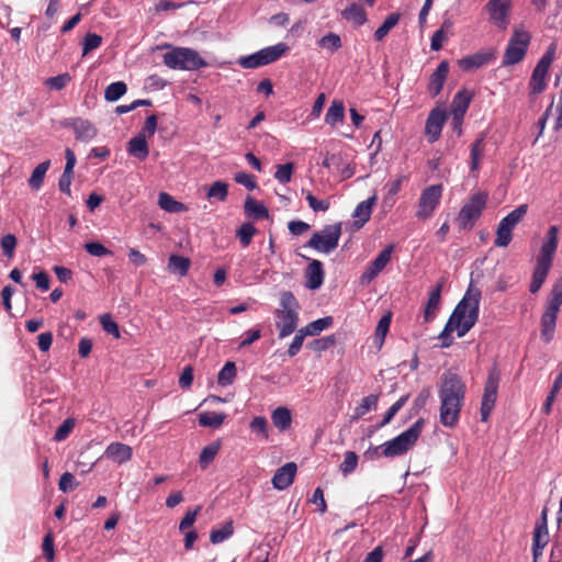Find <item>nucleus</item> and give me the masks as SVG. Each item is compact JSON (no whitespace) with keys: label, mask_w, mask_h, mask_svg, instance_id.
<instances>
[{"label":"nucleus","mask_w":562,"mask_h":562,"mask_svg":"<svg viewBox=\"0 0 562 562\" xmlns=\"http://www.w3.org/2000/svg\"><path fill=\"white\" fill-rule=\"evenodd\" d=\"M379 395L371 394L362 398L361 403L355 408L353 419L361 418L371 409L376 408Z\"/></svg>","instance_id":"c03bdc74"},{"label":"nucleus","mask_w":562,"mask_h":562,"mask_svg":"<svg viewBox=\"0 0 562 562\" xmlns=\"http://www.w3.org/2000/svg\"><path fill=\"white\" fill-rule=\"evenodd\" d=\"M293 169H294V165L292 162H288V164H284V165H279L277 167V171L274 173V178L280 183L285 184V183L291 181Z\"/></svg>","instance_id":"13d9d810"},{"label":"nucleus","mask_w":562,"mask_h":562,"mask_svg":"<svg viewBox=\"0 0 562 562\" xmlns=\"http://www.w3.org/2000/svg\"><path fill=\"white\" fill-rule=\"evenodd\" d=\"M132 454H133L132 448L122 442H112L106 447V449L104 451L105 458H108L119 464L130 461L132 458Z\"/></svg>","instance_id":"393cba45"},{"label":"nucleus","mask_w":562,"mask_h":562,"mask_svg":"<svg viewBox=\"0 0 562 562\" xmlns=\"http://www.w3.org/2000/svg\"><path fill=\"white\" fill-rule=\"evenodd\" d=\"M271 419L279 430H285L291 426V412L286 407H278L272 412Z\"/></svg>","instance_id":"e433bc0d"},{"label":"nucleus","mask_w":562,"mask_h":562,"mask_svg":"<svg viewBox=\"0 0 562 562\" xmlns=\"http://www.w3.org/2000/svg\"><path fill=\"white\" fill-rule=\"evenodd\" d=\"M100 323L102 325V328L103 330L109 334V335H112L114 336L115 338H119L120 337V330H119V325L116 324V322L112 318L111 315L109 314H104L100 317Z\"/></svg>","instance_id":"0e129e2a"},{"label":"nucleus","mask_w":562,"mask_h":562,"mask_svg":"<svg viewBox=\"0 0 562 562\" xmlns=\"http://www.w3.org/2000/svg\"><path fill=\"white\" fill-rule=\"evenodd\" d=\"M341 236V223L325 225L321 232H315L305 247L312 248L318 252L330 254L339 243Z\"/></svg>","instance_id":"6e6552de"},{"label":"nucleus","mask_w":562,"mask_h":562,"mask_svg":"<svg viewBox=\"0 0 562 562\" xmlns=\"http://www.w3.org/2000/svg\"><path fill=\"white\" fill-rule=\"evenodd\" d=\"M308 348L313 349V351H326L328 349H334L336 348V335L313 339L308 344Z\"/></svg>","instance_id":"8fccbe9b"},{"label":"nucleus","mask_w":562,"mask_h":562,"mask_svg":"<svg viewBox=\"0 0 562 562\" xmlns=\"http://www.w3.org/2000/svg\"><path fill=\"white\" fill-rule=\"evenodd\" d=\"M324 268L323 263L317 259H312L305 270V286L310 290H317L324 282Z\"/></svg>","instance_id":"412c9836"},{"label":"nucleus","mask_w":562,"mask_h":562,"mask_svg":"<svg viewBox=\"0 0 562 562\" xmlns=\"http://www.w3.org/2000/svg\"><path fill=\"white\" fill-rule=\"evenodd\" d=\"M233 532V521H227L221 528L211 530L210 540L213 544L221 543L228 539Z\"/></svg>","instance_id":"49530a36"},{"label":"nucleus","mask_w":562,"mask_h":562,"mask_svg":"<svg viewBox=\"0 0 562 562\" xmlns=\"http://www.w3.org/2000/svg\"><path fill=\"white\" fill-rule=\"evenodd\" d=\"M127 153L140 161H144L148 157L149 148L144 134H138L130 139L127 143Z\"/></svg>","instance_id":"bb28decb"},{"label":"nucleus","mask_w":562,"mask_h":562,"mask_svg":"<svg viewBox=\"0 0 562 562\" xmlns=\"http://www.w3.org/2000/svg\"><path fill=\"white\" fill-rule=\"evenodd\" d=\"M490 22L497 29L505 31L509 25L512 0H488L485 4Z\"/></svg>","instance_id":"f8f14e48"},{"label":"nucleus","mask_w":562,"mask_h":562,"mask_svg":"<svg viewBox=\"0 0 562 562\" xmlns=\"http://www.w3.org/2000/svg\"><path fill=\"white\" fill-rule=\"evenodd\" d=\"M345 119V106L342 101L334 100L328 108L325 115V123L335 126L337 123H341Z\"/></svg>","instance_id":"72a5a7b5"},{"label":"nucleus","mask_w":562,"mask_h":562,"mask_svg":"<svg viewBox=\"0 0 562 562\" xmlns=\"http://www.w3.org/2000/svg\"><path fill=\"white\" fill-rule=\"evenodd\" d=\"M486 134L483 132L481 133L476 139L473 142L470 148V169L471 172H475L480 168V161L483 157L484 153V140H485Z\"/></svg>","instance_id":"c756f323"},{"label":"nucleus","mask_w":562,"mask_h":562,"mask_svg":"<svg viewBox=\"0 0 562 562\" xmlns=\"http://www.w3.org/2000/svg\"><path fill=\"white\" fill-rule=\"evenodd\" d=\"M560 306L561 305L557 303L548 301L546 311L541 317L543 335H549L553 333Z\"/></svg>","instance_id":"c85d7f7f"},{"label":"nucleus","mask_w":562,"mask_h":562,"mask_svg":"<svg viewBox=\"0 0 562 562\" xmlns=\"http://www.w3.org/2000/svg\"><path fill=\"white\" fill-rule=\"evenodd\" d=\"M550 539L548 530V508L543 507L532 532V547L544 549Z\"/></svg>","instance_id":"dca6fc26"},{"label":"nucleus","mask_w":562,"mask_h":562,"mask_svg":"<svg viewBox=\"0 0 562 562\" xmlns=\"http://www.w3.org/2000/svg\"><path fill=\"white\" fill-rule=\"evenodd\" d=\"M331 324H333V317L326 316V317L318 318L314 322H311L303 328L305 330V334L313 336V335H317L322 330L328 328Z\"/></svg>","instance_id":"603ef678"},{"label":"nucleus","mask_w":562,"mask_h":562,"mask_svg":"<svg viewBox=\"0 0 562 562\" xmlns=\"http://www.w3.org/2000/svg\"><path fill=\"white\" fill-rule=\"evenodd\" d=\"M162 47L171 48L164 55V64L170 69L198 70L207 65L199 53L192 48L171 47L168 44Z\"/></svg>","instance_id":"20e7f679"},{"label":"nucleus","mask_w":562,"mask_h":562,"mask_svg":"<svg viewBox=\"0 0 562 562\" xmlns=\"http://www.w3.org/2000/svg\"><path fill=\"white\" fill-rule=\"evenodd\" d=\"M528 206L527 204H521L517 206L515 210L509 212L505 217L501 220V223L508 227L513 232L515 226L519 224L527 213Z\"/></svg>","instance_id":"58836bf2"},{"label":"nucleus","mask_w":562,"mask_h":562,"mask_svg":"<svg viewBox=\"0 0 562 562\" xmlns=\"http://www.w3.org/2000/svg\"><path fill=\"white\" fill-rule=\"evenodd\" d=\"M409 398V394H405L401 396L384 414L383 419L378 425L379 428L386 426L391 423L394 416L402 409V407L407 403Z\"/></svg>","instance_id":"de8ad7c7"},{"label":"nucleus","mask_w":562,"mask_h":562,"mask_svg":"<svg viewBox=\"0 0 562 562\" xmlns=\"http://www.w3.org/2000/svg\"><path fill=\"white\" fill-rule=\"evenodd\" d=\"M495 58L492 50H480L473 55L465 56L459 60V66L464 71L479 69L490 64Z\"/></svg>","instance_id":"f3484780"},{"label":"nucleus","mask_w":562,"mask_h":562,"mask_svg":"<svg viewBox=\"0 0 562 562\" xmlns=\"http://www.w3.org/2000/svg\"><path fill=\"white\" fill-rule=\"evenodd\" d=\"M50 167V160H45L37 165L35 169L33 170L31 177L29 178V186L34 189L38 190L43 186V181L45 178V175L47 170Z\"/></svg>","instance_id":"4c0bfd02"},{"label":"nucleus","mask_w":562,"mask_h":562,"mask_svg":"<svg viewBox=\"0 0 562 562\" xmlns=\"http://www.w3.org/2000/svg\"><path fill=\"white\" fill-rule=\"evenodd\" d=\"M226 418L224 413L205 412L199 415V424L202 427L218 428L223 425Z\"/></svg>","instance_id":"a19ab883"},{"label":"nucleus","mask_w":562,"mask_h":562,"mask_svg":"<svg viewBox=\"0 0 562 562\" xmlns=\"http://www.w3.org/2000/svg\"><path fill=\"white\" fill-rule=\"evenodd\" d=\"M71 80V77L68 72L49 77L46 79L45 85L54 90H61L64 89Z\"/></svg>","instance_id":"4d7b16f0"},{"label":"nucleus","mask_w":562,"mask_h":562,"mask_svg":"<svg viewBox=\"0 0 562 562\" xmlns=\"http://www.w3.org/2000/svg\"><path fill=\"white\" fill-rule=\"evenodd\" d=\"M442 195V186L432 184L425 188L418 200V210L416 217L420 220H428L432 216L438 207Z\"/></svg>","instance_id":"9b49d317"},{"label":"nucleus","mask_w":562,"mask_h":562,"mask_svg":"<svg viewBox=\"0 0 562 562\" xmlns=\"http://www.w3.org/2000/svg\"><path fill=\"white\" fill-rule=\"evenodd\" d=\"M513 239V232L508 229L507 226L503 225L501 222L498 223L496 229V238L494 240V245L496 247H507Z\"/></svg>","instance_id":"5fc2aeb1"},{"label":"nucleus","mask_w":562,"mask_h":562,"mask_svg":"<svg viewBox=\"0 0 562 562\" xmlns=\"http://www.w3.org/2000/svg\"><path fill=\"white\" fill-rule=\"evenodd\" d=\"M235 376H236L235 363L232 361H228L225 363V366L220 371L218 376H217V382L220 385L226 386V385L233 383Z\"/></svg>","instance_id":"3c124183"},{"label":"nucleus","mask_w":562,"mask_h":562,"mask_svg":"<svg viewBox=\"0 0 562 562\" xmlns=\"http://www.w3.org/2000/svg\"><path fill=\"white\" fill-rule=\"evenodd\" d=\"M445 285V279H440L430 290L428 300L424 307V321L429 323L435 319L441 304V291Z\"/></svg>","instance_id":"2eb2a0df"},{"label":"nucleus","mask_w":562,"mask_h":562,"mask_svg":"<svg viewBox=\"0 0 562 562\" xmlns=\"http://www.w3.org/2000/svg\"><path fill=\"white\" fill-rule=\"evenodd\" d=\"M75 427V420L72 418H66L56 429L54 439L56 441L65 440Z\"/></svg>","instance_id":"680f3d73"},{"label":"nucleus","mask_w":562,"mask_h":562,"mask_svg":"<svg viewBox=\"0 0 562 562\" xmlns=\"http://www.w3.org/2000/svg\"><path fill=\"white\" fill-rule=\"evenodd\" d=\"M375 202H376V196L373 195V196H370L369 199L360 202L356 206V209L352 213V217L355 218L353 223H352V227L355 231H359L360 228H362L364 226V224L370 220L371 213H372V207L375 204Z\"/></svg>","instance_id":"6ab92c4d"},{"label":"nucleus","mask_w":562,"mask_h":562,"mask_svg":"<svg viewBox=\"0 0 562 562\" xmlns=\"http://www.w3.org/2000/svg\"><path fill=\"white\" fill-rule=\"evenodd\" d=\"M425 420L419 418L408 429L400 434L397 437L384 442L381 446L370 449L368 452L378 457L394 458L407 452L418 440Z\"/></svg>","instance_id":"7ed1b4c3"},{"label":"nucleus","mask_w":562,"mask_h":562,"mask_svg":"<svg viewBox=\"0 0 562 562\" xmlns=\"http://www.w3.org/2000/svg\"><path fill=\"white\" fill-rule=\"evenodd\" d=\"M341 15L347 21H352L357 25H363L367 22V12L364 8L359 3H351L347 7Z\"/></svg>","instance_id":"2f4dec72"},{"label":"nucleus","mask_w":562,"mask_h":562,"mask_svg":"<svg viewBox=\"0 0 562 562\" xmlns=\"http://www.w3.org/2000/svg\"><path fill=\"white\" fill-rule=\"evenodd\" d=\"M558 233L559 228L557 226L549 227L544 240L541 245L540 252L537 257L538 259H542L550 262L553 261V257L557 251L559 243Z\"/></svg>","instance_id":"aec40b11"},{"label":"nucleus","mask_w":562,"mask_h":562,"mask_svg":"<svg viewBox=\"0 0 562 562\" xmlns=\"http://www.w3.org/2000/svg\"><path fill=\"white\" fill-rule=\"evenodd\" d=\"M501 380V371L496 364H494L487 374V379L484 386V393L481 403V420L486 422L494 408L497 398L498 384Z\"/></svg>","instance_id":"9d476101"},{"label":"nucleus","mask_w":562,"mask_h":562,"mask_svg":"<svg viewBox=\"0 0 562 562\" xmlns=\"http://www.w3.org/2000/svg\"><path fill=\"white\" fill-rule=\"evenodd\" d=\"M297 467L294 462H288L277 470L271 483L276 490L283 491L294 481Z\"/></svg>","instance_id":"a211bd4d"},{"label":"nucleus","mask_w":562,"mask_h":562,"mask_svg":"<svg viewBox=\"0 0 562 562\" xmlns=\"http://www.w3.org/2000/svg\"><path fill=\"white\" fill-rule=\"evenodd\" d=\"M102 43V37L95 33H87L82 43V54L97 49Z\"/></svg>","instance_id":"bf43d9fd"},{"label":"nucleus","mask_w":562,"mask_h":562,"mask_svg":"<svg viewBox=\"0 0 562 562\" xmlns=\"http://www.w3.org/2000/svg\"><path fill=\"white\" fill-rule=\"evenodd\" d=\"M245 214L252 220L269 218L268 209L251 196H247L244 205Z\"/></svg>","instance_id":"7c9ffc66"},{"label":"nucleus","mask_w":562,"mask_h":562,"mask_svg":"<svg viewBox=\"0 0 562 562\" xmlns=\"http://www.w3.org/2000/svg\"><path fill=\"white\" fill-rule=\"evenodd\" d=\"M487 202V195L479 192L473 194L470 200L461 207L457 221L461 231H470L475 222L481 217Z\"/></svg>","instance_id":"1a4fd4ad"},{"label":"nucleus","mask_w":562,"mask_h":562,"mask_svg":"<svg viewBox=\"0 0 562 562\" xmlns=\"http://www.w3.org/2000/svg\"><path fill=\"white\" fill-rule=\"evenodd\" d=\"M473 95V92L470 90H459L451 102V114L465 115Z\"/></svg>","instance_id":"cd10ccee"},{"label":"nucleus","mask_w":562,"mask_h":562,"mask_svg":"<svg viewBox=\"0 0 562 562\" xmlns=\"http://www.w3.org/2000/svg\"><path fill=\"white\" fill-rule=\"evenodd\" d=\"M448 72L449 63L447 60H442L436 70L431 74L428 83V91L432 97H436L441 92L447 80Z\"/></svg>","instance_id":"4be33fe9"},{"label":"nucleus","mask_w":562,"mask_h":562,"mask_svg":"<svg viewBox=\"0 0 562 562\" xmlns=\"http://www.w3.org/2000/svg\"><path fill=\"white\" fill-rule=\"evenodd\" d=\"M281 308L277 311V327L280 330V337L291 335L297 326V301L292 292L284 291L280 297Z\"/></svg>","instance_id":"39448f33"},{"label":"nucleus","mask_w":562,"mask_h":562,"mask_svg":"<svg viewBox=\"0 0 562 562\" xmlns=\"http://www.w3.org/2000/svg\"><path fill=\"white\" fill-rule=\"evenodd\" d=\"M66 126L71 127L79 140H90L97 135V130L88 120L81 117L70 119Z\"/></svg>","instance_id":"b1692460"},{"label":"nucleus","mask_w":562,"mask_h":562,"mask_svg":"<svg viewBox=\"0 0 562 562\" xmlns=\"http://www.w3.org/2000/svg\"><path fill=\"white\" fill-rule=\"evenodd\" d=\"M42 550L44 558L47 562H53L55 558V549H54V537L49 531L43 539Z\"/></svg>","instance_id":"774afa93"},{"label":"nucleus","mask_w":562,"mask_h":562,"mask_svg":"<svg viewBox=\"0 0 562 562\" xmlns=\"http://www.w3.org/2000/svg\"><path fill=\"white\" fill-rule=\"evenodd\" d=\"M127 91V86L123 81L110 83L104 91V99L109 102H115L121 99Z\"/></svg>","instance_id":"37998d69"},{"label":"nucleus","mask_w":562,"mask_h":562,"mask_svg":"<svg viewBox=\"0 0 562 562\" xmlns=\"http://www.w3.org/2000/svg\"><path fill=\"white\" fill-rule=\"evenodd\" d=\"M531 35L522 25L515 26L503 55L502 66L508 67L521 61L528 50Z\"/></svg>","instance_id":"423d86ee"},{"label":"nucleus","mask_w":562,"mask_h":562,"mask_svg":"<svg viewBox=\"0 0 562 562\" xmlns=\"http://www.w3.org/2000/svg\"><path fill=\"white\" fill-rule=\"evenodd\" d=\"M400 18V13L389 14L381 24V26L374 32L375 41H382L389 34V32L398 23Z\"/></svg>","instance_id":"79ce46f5"},{"label":"nucleus","mask_w":562,"mask_h":562,"mask_svg":"<svg viewBox=\"0 0 562 562\" xmlns=\"http://www.w3.org/2000/svg\"><path fill=\"white\" fill-rule=\"evenodd\" d=\"M318 46L330 53L337 52L341 47V38L336 33H328L317 42Z\"/></svg>","instance_id":"09e8293b"},{"label":"nucleus","mask_w":562,"mask_h":562,"mask_svg":"<svg viewBox=\"0 0 562 562\" xmlns=\"http://www.w3.org/2000/svg\"><path fill=\"white\" fill-rule=\"evenodd\" d=\"M257 228L250 222L243 223L238 229L236 231V236L238 237L243 247H247L250 245L252 237L256 235Z\"/></svg>","instance_id":"a18cd8bd"},{"label":"nucleus","mask_w":562,"mask_h":562,"mask_svg":"<svg viewBox=\"0 0 562 562\" xmlns=\"http://www.w3.org/2000/svg\"><path fill=\"white\" fill-rule=\"evenodd\" d=\"M465 384L462 379L450 371L440 378L438 396L440 400L439 419L447 428H454L465 401Z\"/></svg>","instance_id":"f03ea898"},{"label":"nucleus","mask_w":562,"mask_h":562,"mask_svg":"<svg viewBox=\"0 0 562 562\" xmlns=\"http://www.w3.org/2000/svg\"><path fill=\"white\" fill-rule=\"evenodd\" d=\"M548 72L549 68L543 67L542 65H536L529 80L530 95L540 94L547 89Z\"/></svg>","instance_id":"a878e982"},{"label":"nucleus","mask_w":562,"mask_h":562,"mask_svg":"<svg viewBox=\"0 0 562 562\" xmlns=\"http://www.w3.org/2000/svg\"><path fill=\"white\" fill-rule=\"evenodd\" d=\"M445 123L446 112L443 110L436 108L430 111L425 125V133L429 143H434L439 139Z\"/></svg>","instance_id":"4468645a"},{"label":"nucleus","mask_w":562,"mask_h":562,"mask_svg":"<svg viewBox=\"0 0 562 562\" xmlns=\"http://www.w3.org/2000/svg\"><path fill=\"white\" fill-rule=\"evenodd\" d=\"M158 205L161 210L169 212V213H181V212H186L188 210V207L183 203L176 201L167 192L159 193Z\"/></svg>","instance_id":"473e14b6"},{"label":"nucleus","mask_w":562,"mask_h":562,"mask_svg":"<svg viewBox=\"0 0 562 562\" xmlns=\"http://www.w3.org/2000/svg\"><path fill=\"white\" fill-rule=\"evenodd\" d=\"M392 315L391 313H387L383 315L375 328V334L373 338V345L375 348L381 349L385 339V336L389 331L390 325H391Z\"/></svg>","instance_id":"c9c22d12"},{"label":"nucleus","mask_w":562,"mask_h":562,"mask_svg":"<svg viewBox=\"0 0 562 562\" xmlns=\"http://www.w3.org/2000/svg\"><path fill=\"white\" fill-rule=\"evenodd\" d=\"M85 249H86V251L89 255H91L93 257H104V256H108V255H112V251L110 249H108L106 247H104L99 241L86 243L85 244Z\"/></svg>","instance_id":"338daca9"},{"label":"nucleus","mask_w":562,"mask_h":562,"mask_svg":"<svg viewBox=\"0 0 562 562\" xmlns=\"http://www.w3.org/2000/svg\"><path fill=\"white\" fill-rule=\"evenodd\" d=\"M394 246L389 245L376 256L374 260L370 262L366 271L360 277V283L362 285L369 284L378 274L386 267L391 260Z\"/></svg>","instance_id":"ddd939ff"},{"label":"nucleus","mask_w":562,"mask_h":562,"mask_svg":"<svg viewBox=\"0 0 562 562\" xmlns=\"http://www.w3.org/2000/svg\"><path fill=\"white\" fill-rule=\"evenodd\" d=\"M305 199H306V201L308 203V206L314 212H326L329 209V206H330V202L328 200H318L310 191L306 192Z\"/></svg>","instance_id":"052dcab7"},{"label":"nucleus","mask_w":562,"mask_h":562,"mask_svg":"<svg viewBox=\"0 0 562 562\" xmlns=\"http://www.w3.org/2000/svg\"><path fill=\"white\" fill-rule=\"evenodd\" d=\"M289 46L284 43H279L273 46L265 47L254 54L241 56L237 60L238 65L245 69H255L280 59L288 50Z\"/></svg>","instance_id":"0eeeda50"},{"label":"nucleus","mask_w":562,"mask_h":562,"mask_svg":"<svg viewBox=\"0 0 562 562\" xmlns=\"http://www.w3.org/2000/svg\"><path fill=\"white\" fill-rule=\"evenodd\" d=\"M358 465V456L353 451H347L345 453L344 461L339 465L340 471L344 475L352 473Z\"/></svg>","instance_id":"6e6d98bb"},{"label":"nucleus","mask_w":562,"mask_h":562,"mask_svg":"<svg viewBox=\"0 0 562 562\" xmlns=\"http://www.w3.org/2000/svg\"><path fill=\"white\" fill-rule=\"evenodd\" d=\"M78 485L79 483L70 472L63 473L58 482V487L64 493L74 491Z\"/></svg>","instance_id":"69168bd1"},{"label":"nucleus","mask_w":562,"mask_h":562,"mask_svg":"<svg viewBox=\"0 0 562 562\" xmlns=\"http://www.w3.org/2000/svg\"><path fill=\"white\" fill-rule=\"evenodd\" d=\"M551 267H552V262L537 258L536 266H535L532 277H531V282L529 285V291L532 294L537 293L541 289L542 284L544 283L546 279L548 277V273H549Z\"/></svg>","instance_id":"5701e85b"},{"label":"nucleus","mask_w":562,"mask_h":562,"mask_svg":"<svg viewBox=\"0 0 562 562\" xmlns=\"http://www.w3.org/2000/svg\"><path fill=\"white\" fill-rule=\"evenodd\" d=\"M480 300L481 290L470 283L439 336L441 348H448L452 345L451 334L453 331H457L458 337H462L475 325L479 319Z\"/></svg>","instance_id":"f257e3e1"},{"label":"nucleus","mask_w":562,"mask_h":562,"mask_svg":"<svg viewBox=\"0 0 562 562\" xmlns=\"http://www.w3.org/2000/svg\"><path fill=\"white\" fill-rule=\"evenodd\" d=\"M3 254L8 258H12L14 256V250L18 245V239L13 234H7L1 238L0 241Z\"/></svg>","instance_id":"e2e57ef3"},{"label":"nucleus","mask_w":562,"mask_h":562,"mask_svg":"<svg viewBox=\"0 0 562 562\" xmlns=\"http://www.w3.org/2000/svg\"><path fill=\"white\" fill-rule=\"evenodd\" d=\"M221 449V442L215 441L204 447L199 456V464L202 469H206L215 459Z\"/></svg>","instance_id":"ea45409f"},{"label":"nucleus","mask_w":562,"mask_h":562,"mask_svg":"<svg viewBox=\"0 0 562 562\" xmlns=\"http://www.w3.org/2000/svg\"><path fill=\"white\" fill-rule=\"evenodd\" d=\"M191 266L189 258L180 255H171L168 260V269L170 272L184 277Z\"/></svg>","instance_id":"f704fd0d"},{"label":"nucleus","mask_w":562,"mask_h":562,"mask_svg":"<svg viewBox=\"0 0 562 562\" xmlns=\"http://www.w3.org/2000/svg\"><path fill=\"white\" fill-rule=\"evenodd\" d=\"M228 194V186L223 181H215L207 191L209 199H216L221 202L225 201Z\"/></svg>","instance_id":"864d4df0"}]
</instances>
